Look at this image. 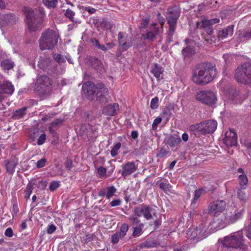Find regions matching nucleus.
I'll list each match as a JSON object with an SVG mask.
<instances>
[{
  "mask_svg": "<svg viewBox=\"0 0 251 251\" xmlns=\"http://www.w3.org/2000/svg\"><path fill=\"white\" fill-rule=\"evenodd\" d=\"M242 238V233L238 231L234 235L226 237L223 242V245L227 248L244 249Z\"/></svg>",
  "mask_w": 251,
  "mask_h": 251,
  "instance_id": "7",
  "label": "nucleus"
},
{
  "mask_svg": "<svg viewBox=\"0 0 251 251\" xmlns=\"http://www.w3.org/2000/svg\"><path fill=\"white\" fill-rule=\"evenodd\" d=\"M33 189V186L29 183L27 185L26 188L25 189V198L27 200L30 197L31 194L32 192V190Z\"/></svg>",
  "mask_w": 251,
  "mask_h": 251,
  "instance_id": "45",
  "label": "nucleus"
},
{
  "mask_svg": "<svg viewBox=\"0 0 251 251\" xmlns=\"http://www.w3.org/2000/svg\"><path fill=\"white\" fill-rule=\"evenodd\" d=\"M239 180V185L242 188L245 189V186L247 185L248 183V179L246 175H240L238 176Z\"/></svg>",
  "mask_w": 251,
  "mask_h": 251,
  "instance_id": "38",
  "label": "nucleus"
},
{
  "mask_svg": "<svg viewBox=\"0 0 251 251\" xmlns=\"http://www.w3.org/2000/svg\"><path fill=\"white\" fill-rule=\"evenodd\" d=\"M223 142L227 147L236 146L237 144L236 133L230 129L226 132Z\"/></svg>",
  "mask_w": 251,
  "mask_h": 251,
  "instance_id": "17",
  "label": "nucleus"
},
{
  "mask_svg": "<svg viewBox=\"0 0 251 251\" xmlns=\"http://www.w3.org/2000/svg\"><path fill=\"white\" fill-rule=\"evenodd\" d=\"M106 189V198L108 199H109L110 198L114 196L115 193L116 192V189L113 186L108 187Z\"/></svg>",
  "mask_w": 251,
  "mask_h": 251,
  "instance_id": "44",
  "label": "nucleus"
},
{
  "mask_svg": "<svg viewBox=\"0 0 251 251\" xmlns=\"http://www.w3.org/2000/svg\"><path fill=\"white\" fill-rule=\"evenodd\" d=\"M180 9L176 6L170 7L167 9L166 19L169 25L167 36V41L168 43L173 41V36L175 32L177 20L180 16Z\"/></svg>",
  "mask_w": 251,
  "mask_h": 251,
  "instance_id": "3",
  "label": "nucleus"
},
{
  "mask_svg": "<svg viewBox=\"0 0 251 251\" xmlns=\"http://www.w3.org/2000/svg\"><path fill=\"white\" fill-rule=\"evenodd\" d=\"M241 42H246L251 39V27L242 31L239 34Z\"/></svg>",
  "mask_w": 251,
  "mask_h": 251,
  "instance_id": "31",
  "label": "nucleus"
},
{
  "mask_svg": "<svg viewBox=\"0 0 251 251\" xmlns=\"http://www.w3.org/2000/svg\"><path fill=\"white\" fill-rule=\"evenodd\" d=\"M128 220L131 222L133 225H137L140 222V220H139L136 217L134 216H130L128 217Z\"/></svg>",
  "mask_w": 251,
  "mask_h": 251,
  "instance_id": "58",
  "label": "nucleus"
},
{
  "mask_svg": "<svg viewBox=\"0 0 251 251\" xmlns=\"http://www.w3.org/2000/svg\"><path fill=\"white\" fill-rule=\"evenodd\" d=\"M197 99L203 103L211 105L215 102V94L210 91H202L198 93Z\"/></svg>",
  "mask_w": 251,
  "mask_h": 251,
  "instance_id": "9",
  "label": "nucleus"
},
{
  "mask_svg": "<svg viewBox=\"0 0 251 251\" xmlns=\"http://www.w3.org/2000/svg\"><path fill=\"white\" fill-rule=\"evenodd\" d=\"M56 229V227L53 224L50 225L47 229V232L49 234H51L53 233Z\"/></svg>",
  "mask_w": 251,
  "mask_h": 251,
  "instance_id": "59",
  "label": "nucleus"
},
{
  "mask_svg": "<svg viewBox=\"0 0 251 251\" xmlns=\"http://www.w3.org/2000/svg\"><path fill=\"white\" fill-rule=\"evenodd\" d=\"M142 226H143V224H141L139 226L133 227V233L132 235L133 237H139L142 234Z\"/></svg>",
  "mask_w": 251,
  "mask_h": 251,
  "instance_id": "37",
  "label": "nucleus"
},
{
  "mask_svg": "<svg viewBox=\"0 0 251 251\" xmlns=\"http://www.w3.org/2000/svg\"><path fill=\"white\" fill-rule=\"evenodd\" d=\"M153 210L149 205L142 204L134 208V213L137 217L143 216L145 218L149 220L152 218L151 212Z\"/></svg>",
  "mask_w": 251,
  "mask_h": 251,
  "instance_id": "13",
  "label": "nucleus"
},
{
  "mask_svg": "<svg viewBox=\"0 0 251 251\" xmlns=\"http://www.w3.org/2000/svg\"><path fill=\"white\" fill-rule=\"evenodd\" d=\"M202 193V190L201 189H198L196 190L195 191V194H194V197L192 200V202L191 203V206H192L193 208H195L196 207V203L201 196Z\"/></svg>",
  "mask_w": 251,
  "mask_h": 251,
  "instance_id": "35",
  "label": "nucleus"
},
{
  "mask_svg": "<svg viewBox=\"0 0 251 251\" xmlns=\"http://www.w3.org/2000/svg\"><path fill=\"white\" fill-rule=\"evenodd\" d=\"M50 61L47 58H43L38 62V67L42 70H45L49 66Z\"/></svg>",
  "mask_w": 251,
  "mask_h": 251,
  "instance_id": "41",
  "label": "nucleus"
},
{
  "mask_svg": "<svg viewBox=\"0 0 251 251\" xmlns=\"http://www.w3.org/2000/svg\"><path fill=\"white\" fill-rule=\"evenodd\" d=\"M59 186L58 182L56 181H52L50 185V189L53 191L55 190Z\"/></svg>",
  "mask_w": 251,
  "mask_h": 251,
  "instance_id": "56",
  "label": "nucleus"
},
{
  "mask_svg": "<svg viewBox=\"0 0 251 251\" xmlns=\"http://www.w3.org/2000/svg\"><path fill=\"white\" fill-rule=\"evenodd\" d=\"M46 140V135L45 134H41L37 141V144L41 145L43 144Z\"/></svg>",
  "mask_w": 251,
  "mask_h": 251,
  "instance_id": "60",
  "label": "nucleus"
},
{
  "mask_svg": "<svg viewBox=\"0 0 251 251\" xmlns=\"http://www.w3.org/2000/svg\"><path fill=\"white\" fill-rule=\"evenodd\" d=\"M64 14H65V16L67 18L69 19L71 21L75 22V23H77V22L79 23L80 22L77 19H75V18H74L75 12H74L71 9H67Z\"/></svg>",
  "mask_w": 251,
  "mask_h": 251,
  "instance_id": "39",
  "label": "nucleus"
},
{
  "mask_svg": "<svg viewBox=\"0 0 251 251\" xmlns=\"http://www.w3.org/2000/svg\"><path fill=\"white\" fill-rule=\"evenodd\" d=\"M217 123L214 120H208L199 124L192 125L190 127L191 131L194 132L196 135L205 134L214 132L217 128Z\"/></svg>",
  "mask_w": 251,
  "mask_h": 251,
  "instance_id": "5",
  "label": "nucleus"
},
{
  "mask_svg": "<svg viewBox=\"0 0 251 251\" xmlns=\"http://www.w3.org/2000/svg\"><path fill=\"white\" fill-rule=\"evenodd\" d=\"M157 243L155 240L153 239L149 238L146 240L144 242L138 245L139 249H143L144 248H150L156 247Z\"/></svg>",
  "mask_w": 251,
  "mask_h": 251,
  "instance_id": "30",
  "label": "nucleus"
},
{
  "mask_svg": "<svg viewBox=\"0 0 251 251\" xmlns=\"http://www.w3.org/2000/svg\"><path fill=\"white\" fill-rule=\"evenodd\" d=\"M219 20L218 19H213L211 20H207L203 18L201 21L198 22L196 24L197 28L206 29L211 26L212 25L218 23Z\"/></svg>",
  "mask_w": 251,
  "mask_h": 251,
  "instance_id": "21",
  "label": "nucleus"
},
{
  "mask_svg": "<svg viewBox=\"0 0 251 251\" xmlns=\"http://www.w3.org/2000/svg\"><path fill=\"white\" fill-rule=\"evenodd\" d=\"M19 160L16 157H12L9 159L4 161L7 172L12 175L15 172V169L18 164Z\"/></svg>",
  "mask_w": 251,
  "mask_h": 251,
  "instance_id": "19",
  "label": "nucleus"
},
{
  "mask_svg": "<svg viewBox=\"0 0 251 251\" xmlns=\"http://www.w3.org/2000/svg\"><path fill=\"white\" fill-rule=\"evenodd\" d=\"M43 2L48 7L54 8L57 3V0H43Z\"/></svg>",
  "mask_w": 251,
  "mask_h": 251,
  "instance_id": "48",
  "label": "nucleus"
},
{
  "mask_svg": "<svg viewBox=\"0 0 251 251\" xmlns=\"http://www.w3.org/2000/svg\"><path fill=\"white\" fill-rule=\"evenodd\" d=\"M26 110L27 107H25L15 110L12 114V118L15 120H18L22 118L26 114Z\"/></svg>",
  "mask_w": 251,
  "mask_h": 251,
  "instance_id": "32",
  "label": "nucleus"
},
{
  "mask_svg": "<svg viewBox=\"0 0 251 251\" xmlns=\"http://www.w3.org/2000/svg\"><path fill=\"white\" fill-rule=\"evenodd\" d=\"M158 98L155 97L152 99L151 102V108L152 109H156L158 107Z\"/></svg>",
  "mask_w": 251,
  "mask_h": 251,
  "instance_id": "54",
  "label": "nucleus"
},
{
  "mask_svg": "<svg viewBox=\"0 0 251 251\" xmlns=\"http://www.w3.org/2000/svg\"><path fill=\"white\" fill-rule=\"evenodd\" d=\"M15 64L11 59H3L1 62V66L5 70H10L14 67Z\"/></svg>",
  "mask_w": 251,
  "mask_h": 251,
  "instance_id": "33",
  "label": "nucleus"
},
{
  "mask_svg": "<svg viewBox=\"0 0 251 251\" xmlns=\"http://www.w3.org/2000/svg\"><path fill=\"white\" fill-rule=\"evenodd\" d=\"M233 25L228 26L226 28H224L218 32V37L219 39H224L229 36H231L233 34Z\"/></svg>",
  "mask_w": 251,
  "mask_h": 251,
  "instance_id": "22",
  "label": "nucleus"
},
{
  "mask_svg": "<svg viewBox=\"0 0 251 251\" xmlns=\"http://www.w3.org/2000/svg\"><path fill=\"white\" fill-rule=\"evenodd\" d=\"M163 32V26L161 25L160 27L156 26V24L153 23L147 30V33L145 34H143L142 36L146 39L149 40L151 42H153L155 39L156 35L159 34L160 32Z\"/></svg>",
  "mask_w": 251,
  "mask_h": 251,
  "instance_id": "15",
  "label": "nucleus"
},
{
  "mask_svg": "<svg viewBox=\"0 0 251 251\" xmlns=\"http://www.w3.org/2000/svg\"><path fill=\"white\" fill-rule=\"evenodd\" d=\"M14 91V86L8 81H0V92L4 94L12 95Z\"/></svg>",
  "mask_w": 251,
  "mask_h": 251,
  "instance_id": "18",
  "label": "nucleus"
},
{
  "mask_svg": "<svg viewBox=\"0 0 251 251\" xmlns=\"http://www.w3.org/2000/svg\"><path fill=\"white\" fill-rule=\"evenodd\" d=\"M82 90L89 100H93L95 99L96 94L98 90V84L96 86L91 81L86 82L83 84Z\"/></svg>",
  "mask_w": 251,
  "mask_h": 251,
  "instance_id": "11",
  "label": "nucleus"
},
{
  "mask_svg": "<svg viewBox=\"0 0 251 251\" xmlns=\"http://www.w3.org/2000/svg\"><path fill=\"white\" fill-rule=\"evenodd\" d=\"M4 18L7 20L9 23H14L16 21V17L14 14H7L4 15Z\"/></svg>",
  "mask_w": 251,
  "mask_h": 251,
  "instance_id": "49",
  "label": "nucleus"
},
{
  "mask_svg": "<svg viewBox=\"0 0 251 251\" xmlns=\"http://www.w3.org/2000/svg\"><path fill=\"white\" fill-rule=\"evenodd\" d=\"M226 207V203L222 200L213 201L210 204L208 208V213L212 216H215L218 212H222Z\"/></svg>",
  "mask_w": 251,
  "mask_h": 251,
  "instance_id": "16",
  "label": "nucleus"
},
{
  "mask_svg": "<svg viewBox=\"0 0 251 251\" xmlns=\"http://www.w3.org/2000/svg\"><path fill=\"white\" fill-rule=\"evenodd\" d=\"M119 110V104L114 103L104 107L102 109V113L108 116H114L117 114V111Z\"/></svg>",
  "mask_w": 251,
  "mask_h": 251,
  "instance_id": "20",
  "label": "nucleus"
},
{
  "mask_svg": "<svg viewBox=\"0 0 251 251\" xmlns=\"http://www.w3.org/2000/svg\"><path fill=\"white\" fill-rule=\"evenodd\" d=\"M157 184H159V188L166 194H168L169 192H172V190L173 186L169 183L160 182V180H159L157 182Z\"/></svg>",
  "mask_w": 251,
  "mask_h": 251,
  "instance_id": "34",
  "label": "nucleus"
},
{
  "mask_svg": "<svg viewBox=\"0 0 251 251\" xmlns=\"http://www.w3.org/2000/svg\"><path fill=\"white\" fill-rule=\"evenodd\" d=\"M230 95L231 96L233 99L236 100V102H237V100L240 97L239 92L236 89H231Z\"/></svg>",
  "mask_w": 251,
  "mask_h": 251,
  "instance_id": "50",
  "label": "nucleus"
},
{
  "mask_svg": "<svg viewBox=\"0 0 251 251\" xmlns=\"http://www.w3.org/2000/svg\"><path fill=\"white\" fill-rule=\"evenodd\" d=\"M91 42L94 46L97 47L98 49L101 50L103 51L107 50L106 47L104 45L100 44L98 40H97L95 38L92 39L91 40Z\"/></svg>",
  "mask_w": 251,
  "mask_h": 251,
  "instance_id": "40",
  "label": "nucleus"
},
{
  "mask_svg": "<svg viewBox=\"0 0 251 251\" xmlns=\"http://www.w3.org/2000/svg\"><path fill=\"white\" fill-rule=\"evenodd\" d=\"M161 121L162 119L159 117H157L154 120L152 125V128L153 130H155L156 129L158 125L161 122Z\"/></svg>",
  "mask_w": 251,
  "mask_h": 251,
  "instance_id": "57",
  "label": "nucleus"
},
{
  "mask_svg": "<svg viewBox=\"0 0 251 251\" xmlns=\"http://www.w3.org/2000/svg\"><path fill=\"white\" fill-rule=\"evenodd\" d=\"M235 78L240 83L251 85V63L246 62L239 66L236 70Z\"/></svg>",
  "mask_w": 251,
  "mask_h": 251,
  "instance_id": "6",
  "label": "nucleus"
},
{
  "mask_svg": "<svg viewBox=\"0 0 251 251\" xmlns=\"http://www.w3.org/2000/svg\"><path fill=\"white\" fill-rule=\"evenodd\" d=\"M165 141L171 147L177 146L181 141V139L177 135H170L166 138Z\"/></svg>",
  "mask_w": 251,
  "mask_h": 251,
  "instance_id": "24",
  "label": "nucleus"
},
{
  "mask_svg": "<svg viewBox=\"0 0 251 251\" xmlns=\"http://www.w3.org/2000/svg\"><path fill=\"white\" fill-rule=\"evenodd\" d=\"M163 68L157 64H154L151 66V72L158 80L163 79Z\"/></svg>",
  "mask_w": 251,
  "mask_h": 251,
  "instance_id": "23",
  "label": "nucleus"
},
{
  "mask_svg": "<svg viewBox=\"0 0 251 251\" xmlns=\"http://www.w3.org/2000/svg\"><path fill=\"white\" fill-rule=\"evenodd\" d=\"M244 211L243 209L238 210L233 208L228 210L225 214V223L226 224H232L240 219Z\"/></svg>",
  "mask_w": 251,
  "mask_h": 251,
  "instance_id": "10",
  "label": "nucleus"
},
{
  "mask_svg": "<svg viewBox=\"0 0 251 251\" xmlns=\"http://www.w3.org/2000/svg\"><path fill=\"white\" fill-rule=\"evenodd\" d=\"M226 223L223 222L222 219L215 218L211 221L210 224V229L212 230H218L219 229L223 228L226 226Z\"/></svg>",
  "mask_w": 251,
  "mask_h": 251,
  "instance_id": "25",
  "label": "nucleus"
},
{
  "mask_svg": "<svg viewBox=\"0 0 251 251\" xmlns=\"http://www.w3.org/2000/svg\"><path fill=\"white\" fill-rule=\"evenodd\" d=\"M5 235L8 237H11L13 235V230L11 227L7 228L5 231Z\"/></svg>",
  "mask_w": 251,
  "mask_h": 251,
  "instance_id": "63",
  "label": "nucleus"
},
{
  "mask_svg": "<svg viewBox=\"0 0 251 251\" xmlns=\"http://www.w3.org/2000/svg\"><path fill=\"white\" fill-rule=\"evenodd\" d=\"M95 99L100 104H105L109 101L110 96L108 90L104 84H98V90L96 94Z\"/></svg>",
  "mask_w": 251,
  "mask_h": 251,
  "instance_id": "12",
  "label": "nucleus"
},
{
  "mask_svg": "<svg viewBox=\"0 0 251 251\" xmlns=\"http://www.w3.org/2000/svg\"><path fill=\"white\" fill-rule=\"evenodd\" d=\"M63 121V119L60 118L56 119L53 121L49 127L50 132L53 135H56L57 134L55 131L56 130H57L59 126L62 125Z\"/></svg>",
  "mask_w": 251,
  "mask_h": 251,
  "instance_id": "27",
  "label": "nucleus"
},
{
  "mask_svg": "<svg viewBox=\"0 0 251 251\" xmlns=\"http://www.w3.org/2000/svg\"><path fill=\"white\" fill-rule=\"evenodd\" d=\"M22 11L25 14L27 25L30 32H34L42 27V19L39 14L26 6L22 8Z\"/></svg>",
  "mask_w": 251,
  "mask_h": 251,
  "instance_id": "4",
  "label": "nucleus"
},
{
  "mask_svg": "<svg viewBox=\"0 0 251 251\" xmlns=\"http://www.w3.org/2000/svg\"><path fill=\"white\" fill-rule=\"evenodd\" d=\"M249 219L251 222L249 226L246 227V233L247 236L249 238L251 239V212L249 214Z\"/></svg>",
  "mask_w": 251,
  "mask_h": 251,
  "instance_id": "53",
  "label": "nucleus"
},
{
  "mask_svg": "<svg viewBox=\"0 0 251 251\" xmlns=\"http://www.w3.org/2000/svg\"><path fill=\"white\" fill-rule=\"evenodd\" d=\"M106 171L105 168L102 167H99L98 169V173L99 174V176L100 177H101L105 175Z\"/></svg>",
  "mask_w": 251,
  "mask_h": 251,
  "instance_id": "61",
  "label": "nucleus"
},
{
  "mask_svg": "<svg viewBox=\"0 0 251 251\" xmlns=\"http://www.w3.org/2000/svg\"><path fill=\"white\" fill-rule=\"evenodd\" d=\"M121 147V144L118 143L114 146L111 151V155L112 156L114 157L118 154V150Z\"/></svg>",
  "mask_w": 251,
  "mask_h": 251,
  "instance_id": "47",
  "label": "nucleus"
},
{
  "mask_svg": "<svg viewBox=\"0 0 251 251\" xmlns=\"http://www.w3.org/2000/svg\"><path fill=\"white\" fill-rule=\"evenodd\" d=\"M65 166L67 170H70L73 166L72 161L71 159H67L65 162Z\"/></svg>",
  "mask_w": 251,
  "mask_h": 251,
  "instance_id": "62",
  "label": "nucleus"
},
{
  "mask_svg": "<svg viewBox=\"0 0 251 251\" xmlns=\"http://www.w3.org/2000/svg\"><path fill=\"white\" fill-rule=\"evenodd\" d=\"M206 229L203 227V226H200L199 227H197L195 231H193V235H196L195 237L198 240H202L206 237L205 236V232Z\"/></svg>",
  "mask_w": 251,
  "mask_h": 251,
  "instance_id": "29",
  "label": "nucleus"
},
{
  "mask_svg": "<svg viewBox=\"0 0 251 251\" xmlns=\"http://www.w3.org/2000/svg\"><path fill=\"white\" fill-rule=\"evenodd\" d=\"M217 71L215 65L210 62L198 64L193 71L192 81L199 85H206L216 77Z\"/></svg>",
  "mask_w": 251,
  "mask_h": 251,
  "instance_id": "1",
  "label": "nucleus"
},
{
  "mask_svg": "<svg viewBox=\"0 0 251 251\" xmlns=\"http://www.w3.org/2000/svg\"><path fill=\"white\" fill-rule=\"evenodd\" d=\"M90 65L97 71L100 73H101L103 69L102 63L96 57H91L90 59Z\"/></svg>",
  "mask_w": 251,
  "mask_h": 251,
  "instance_id": "28",
  "label": "nucleus"
},
{
  "mask_svg": "<svg viewBox=\"0 0 251 251\" xmlns=\"http://www.w3.org/2000/svg\"><path fill=\"white\" fill-rule=\"evenodd\" d=\"M47 186V183L44 181H39L38 183V188L41 190H44Z\"/></svg>",
  "mask_w": 251,
  "mask_h": 251,
  "instance_id": "64",
  "label": "nucleus"
},
{
  "mask_svg": "<svg viewBox=\"0 0 251 251\" xmlns=\"http://www.w3.org/2000/svg\"><path fill=\"white\" fill-rule=\"evenodd\" d=\"M47 159L46 158H42L38 160L36 163V167L37 168H41L45 166Z\"/></svg>",
  "mask_w": 251,
  "mask_h": 251,
  "instance_id": "55",
  "label": "nucleus"
},
{
  "mask_svg": "<svg viewBox=\"0 0 251 251\" xmlns=\"http://www.w3.org/2000/svg\"><path fill=\"white\" fill-rule=\"evenodd\" d=\"M53 57L54 60L58 63H63L66 61L65 58L61 54H54Z\"/></svg>",
  "mask_w": 251,
  "mask_h": 251,
  "instance_id": "51",
  "label": "nucleus"
},
{
  "mask_svg": "<svg viewBox=\"0 0 251 251\" xmlns=\"http://www.w3.org/2000/svg\"><path fill=\"white\" fill-rule=\"evenodd\" d=\"M37 91L44 94H49L51 91L50 79L46 75H42L38 78L36 81Z\"/></svg>",
  "mask_w": 251,
  "mask_h": 251,
  "instance_id": "8",
  "label": "nucleus"
},
{
  "mask_svg": "<svg viewBox=\"0 0 251 251\" xmlns=\"http://www.w3.org/2000/svg\"><path fill=\"white\" fill-rule=\"evenodd\" d=\"M123 34V33L122 32L119 33L118 35V43L119 46H120L124 50H126L131 47L132 43L129 42H127V39L124 40ZM127 36H126V38H127Z\"/></svg>",
  "mask_w": 251,
  "mask_h": 251,
  "instance_id": "26",
  "label": "nucleus"
},
{
  "mask_svg": "<svg viewBox=\"0 0 251 251\" xmlns=\"http://www.w3.org/2000/svg\"><path fill=\"white\" fill-rule=\"evenodd\" d=\"M120 238H122L121 236H120V235L118 233V232H116L115 234L112 235L111 236V242L113 244H117Z\"/></svg>",
  "mask_w": 251,
  "mask_h": 251,
  "instance_id": "52",
  "label": "nucleus"
},
{
  "mask_svg": "<svg viewBox=\"0 0 251 251\" xmlns=\"http://www.w3.org/2000/svg\"><path fill=\"white\" fill-rule=\"evenodd\" d=\"M59 38L57 31L50 28L46 29L42 32L39 40L40 49L42 50L54 49L57 45Z\"/></svg>",
  "mask_w": 251,
  "mask_h": 251,
  "instance_id": "2",
  "label": "nucleus"
},
{
  "mask_svg": "<svg viewBox=\"0 0 251 251\" xmlns=\"http://www.w3.org/2000/svg\"><path fill=\"white\" fill-rule=\"evenodd\" d=\"M128 226L126 224H123L120 227V231L118 232L120 236L123 238L128 230Z\"/></svg>",
  "mask_w": 251,
  "mask_h": 251,
  "instance_id": "43",
  "label": "nucleus"
},
{
  "mask_svg": "<svg viewBox=\"0 0 251 251\" xmlns=\"http://www.w3.org/2000/svg\"><path fill=\"white\" fill-rule=\"evenodd\" d=\"M122 169L119 170L122 176L125 178L137 170L138 164L134 161L127 162L121 166Z\"/></svg>",
  "mask_w": 251,
  "mask_h": 251,
  "instance_id": "14",
  "label": "nucleus"
},
{
  "mask_svg": "<svg viewBox=\"0 0 251 251\" xmlns=\"http://www.w3.org/2000/svg\"><path fill=\"white\" fill-rule=\"evenodd\" d=\"M195 53L194 48L188 46L182 50V54L184 58L189 57Z\"/></svg>",
  "mask_w": 251,
  "mask_h": 251,
  "instance_id": "36",
  "label": "nucleus"
},
{
  "mask_svg": "<svg viewBox=\"0 0 251 251\" xmlns=\"http://www.w3.org/2000/svg\"><path fill=\"white\" fill-rule=\"evenodd\" d=\"M172 114V113L171 109L166 107L163 110L162 116L163 118H165L167 121H168Z\"/></svg>",
  "mask_w": 251,
  "mask_h": 251,
  "instance_id": "42",
  "label": "nucleus"
},
{
  "mask_svg": "<svg viewBox=\"0 0 251 251\" xmlns=\"http://www.w3.org/2000/svg\"><path fill=\"white\" fill-rule=\"evenodd\" d=\"M242 189H244L243 188L239 189L238 190L237 192V196L238 198L241 201H246L247 200L248 198L247 196L244 191L242 190Z\"/></svg>",
  "mask_w": 251,
  "mask_h": 251,
  "instance_id": "46",
  "label": "nucleus"
}]
</instances>
